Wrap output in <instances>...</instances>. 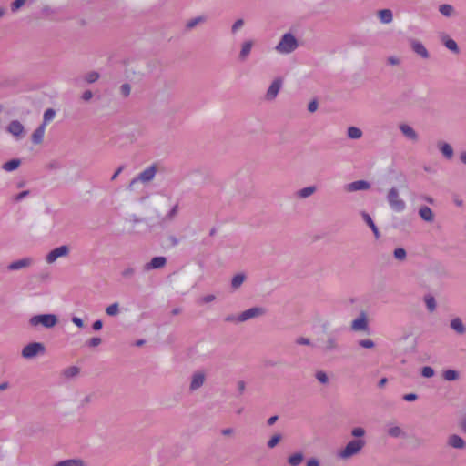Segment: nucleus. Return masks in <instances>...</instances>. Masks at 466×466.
<instances>
[{
	"label": "nucleus",
	"mask_w": 466,
	"mask_h": 466,
	"mask_svg": "<svg viewBox=\"0 0 466 466\" xmlns=\"http://www.w3.org/2000/svg\"><path fill=\"white\" fill-rule=\"evenodd\" d=\"M364 445V439H353L346 445L344 449L337 452V456L343 460L349 459L360 452Z\"/></svg>",
	"instance_id": "nucleus-1"
},
{
	"label": "nucleus",
	"mask_w": 466,
	"mask_h": 466,
	"mask_svg": "<svg viewBox=\"0 0 466 466\" xmlns=\"http://www.w3.org/2000/svg\"><path fill=\"white\" fill-rule=\"evenodd\" d=\"M298 47V41L291 33H286L281 37L276 46V50L280 54H289Z\"/></svg>",
	"instance_id": "nucleus-2"
},
{
	"label": "nucleus",
	"mask_w": 466,
	"mask_h": 466,
	"mask_svg": "<svg viewBox=\"0 0 466 466\" xmlns=\"http://www.w3.org/2000/svg\"><path fill=\"white\" fill-rule=\"evenodd\" d=\"M387 201L390 208L395 212H402L406 208L405 201L400 197L399 191L396 187H392L387 194Z\"/></svg>",
	"instance_id": "nucleus-3"
},
{
	"label": "nucleus",
	"mask_w": 466,
	"mask_h": 466,
	"mask_svg": "<svg viewBox=\"0 0 466 466\" xmlns=\"http://www.w3.org/2000/svg\"><path fill=\"white\" fill-rule=\"evenodd\" d=\"M29 323L33 327L42 325L45 328H52L57 323V317L54 314L35 315L29 319Z\"/></svg>",
	"instance_id": "nucleus-4"
},
{
	"label": "nucleus",
	"mask_w": 466,
	"mask_h": 466,
	"mask_svg": "<svg viewBox=\"0 0 466 466\" xmlns=\"http://www.w3.org/2000/svg\"><path fill=\"white\" fill-rule=\"evenodd\" d=\"M46 348L44 344L40 342H31L25 346L22 350V356L25 359H32L38 354H44Z\"/></svg>",
	"instance_id": "nucleus-5"
},
{
	"label": "nucleus",
	"mask_w": 466,
	"mask_h": 466,
	"mask_svg": "<svg viewBox=\"0 0 466 466\" xmlns=\"http://www.w3.org/2000/svg\"><path fill=\"white\" fill-rule=\"evenodd\" d=\"M156 173H157V168L154 165L147 167L145 170L140 172L138 174V176H137L136 177H134L131 180V182L129 183V186H128V189L132 190L133 186L139 181H141V182L151 181L154 178Z\"/></svg>",
	"instance_id": "nucleus-6"
},
{
	"label": "nucleus",
	"mask_w": 466,
	"mask_h": 466,
	"mask_svg": "<svg viewBox=\"0 0 466 466\" xmlns=\"http://www.w3.org/2000/svg\"><path fill=\"white\" fill-rule=\"evenodd\" d=\"M265 312L266 310L262 307L250 308L238 315V322H244L250 319L258 318L264 315Z\"/></svg>",
	"instance_id": "nucleus-7"
},
{
	"label": "nucleus",
	"mask_w": 466,
	"mask_h": 466,
	"mask_svg": "<svg viewBox=\"0 0 466 466\" xmlns=\"http://www.w3.org/2000/svg\"><path fill=\"white\" fill-rule=\"evenodd\" d=\"M69 254V248L66 245H63L52 249L46 257V261L48 264L54 263L57 258L66 257Z\"/></svg>",
	"instance_id": "nucleus-8"
},
{
	"label": "nucleus",
	"mask_w": 466,
	"mask_h": 466,
	"mask_svg": "<svg viewBox=\"0 0 466 466\" xmlns=\"http://www.w3.org/2000/svg\"><path fill=\"white\" fill-rule=\"evenodd\" d=\"M351 329L354 331H367L369 329L368 318L365 312H360V316L351 322Z\"/></svg>",
	"instance_id": "nucleus-9"
},
{
	"label": "nucleus",
	"mask_w": 466,
	"mask_h": 466,
	"mask_svg": "<svg viewBox=\"0 0 466 466\" xmlns=\"http://www.w3.org/2000/svg\"><path fill=\"white\" fill-rule=\"evenodd\" d=\"M282 86V80L280 78H276L271 85L269 86L267 93H266V99L267 100H274L276 96H278L280 88Z\"/></svg>",
	"instance_id": "nucleus-10"
},
{
	"label": "nucleus",
	"mask_w": 466,
	"mask_h": 466,
	"mask_svg": "<svg viewBox=\"0 0 466 466\" xmlns=\"http://www.w3.org/2000/svg\"><path fill=\"white\" fill-rule=\"evenodd\" d=\"M167 264V258L165 257L159 256L153 258L148 263H146L144 266V269L148 271L151 269L161 268L165 267Z\"/></svg>",
	"instance_id": "nucleus-11"
},
{
	"label": "nucleus",
	"mask_w": 466,
	"mask_h": 466,
	"mask_svg": "<svg viewBox=\"0 0 466 466\" xmlns=\"http://www.w3.org/2000/svg\"><path fill=\"white\" fill-rule=\"evenodd\" d=\"M33 263V259L31 258H24L22 259L13 261L7 266L8 270L14 271V270H19L24 268H27L31 266Z\"/></svg>",
	"instance_id": "nucleus-12"
},
{
	"label": "nucleus",
	"mask_w": 466,
	"mask_h": 466,
	"mask_svg": "<svg viewBox=\"0 0 466 466\" xmlns=\"http://www.w3.org/2000/svg\"><path fill=\"white\" fill-rule=\"evenodd\" d=\"M370 187V183L365 180H357L347 185L348 191L366 190Z\"/></svg>",
	"instance_id": "nucleus-13"
},
{
	"label": "nucleus",
	"mask_w": 466,
	"mask_h": 466,
	"mask_svg": "<svg viewBox=\"0 0 466 466\" xmlns=\"http://www.w3.org/2000/svg\"><path fill=\"white\" fill-rule=\"evenodd\" d=\"M205 381V375L203 372H196L192 376L191 383H190V390H196L199 389Z\"/></svg>",
	"instance_id": "nucleus-14"
},
{
	"label": "nucleus",
	"mask_w": 466,
	"mask_h": 466,
	"mask_svg": "<svg viewBox=\"0 0 466 466\" xmlns=\"http://www.w3.org/2000/svg\"><path fill=\"white\" fill-rule=\"evenodd\" d=\"M400 130L409 139L416 141L418 139V134L416 131L407 124L400 125Z\"/></svg>",
	"instance_id": "nucleus-15"
},
{
	"label": "nucleus",
	"mask_w": 466,
	"mask_h": 466,
	"mask_svg": "<svg viewBox=\"0 0 466 466\" xmlns=\"http://www.w3.org/2000/svg\"><path fill=\"white\" fill-rule=\"evenodd\" d=\"M8 132L18 137L24 132V126L18 120H13L7 127Z\"/></svg>",
	"instance_id": "nucleus-16"
},
{
	"label": "nucleus",
	"mask_w": 466,
	"mask_h": 466,
	"mask_svg": "<svg viewBox=\"0 0 466 466\" xmlns=\"http://www.w3.org/2000/svg\"><path fill=\"white\" fill-rule=\"evenodd\" d=\"M419 215L422 220L426 222H432L434 215L432 210L428 206H422L419 209Z\"/></svg>",
	"instance_id": "nucleus-17"
},
{
	"label": "nucleus",
	"mask_w": 466,
	"mask_h": 466,
	"mask_svg": "<svg viewBox=\"0 0 466 466\" xmlns=\"http://www.w3.org/2000/svg\"><path fill=\"white\" fill-rule=\"evenodd\" d=\"M438 147L447 159H451L453 157V148L450 144L446 142H439Z\"/></svg>",
	"instance_id": "nucleus-18"
},
{
	"label": "nucleus",
	"mask_w": 466,
	"mask_h": 466,
	"mask_svg": "<svg viewBox=\"0 0 466 466\" xmlns=\"http://www.w3.org/2000/svg\"><path fill=\"white\" fill-rule=\"evenodd\" d=\"M46 127L45 124L40 125L32 134V142L35 145L43 141Z\"/></svg>",
	"instance_id": "nucleus-19"
},
{
	"label": "nucleus",
	"mask_w": 466,
	"mask_h": 466,
	"mask_svg": "<svg viewBox=\"0 0 466 466\" xmlns=\"http://www.w3.org/2000/svg\"><path fill=\"white\" fill-rule=\"evenodd\" d=\"M412 50L423 58L429 57V53L425 46L419 41H413L411 44Z\"/></svg>",
	"instance_id": "nucleus-20"
},
{
	"label": "nucleus",
	"mask_w": 466,
	"mask_h": 466,
	"mask_svg": "<svg viewBox=\"0 0 466 466\" xmlns=\"http://www.w3.org/2000/svg\"><path fill=\"white\" fill-rule=\"evenodd\" d=\"M451 328L459 334H463L466 328L460 318H454L451 320Z\"/></svg>",
	"instance_id": "nucleus-21"
},
{
	"label": "nucleus",
	"mask_w": 466,
	"mask_h": 466,
	"mask_svg": "<svg viewBox=\"0 0 466 466\" xmlns=\"http://www.w3.org/2000/svg\"><path fill=\"white\" fill-rule=\"evenodd\" d=\"M54 466H86L81 459H69L58 461Z\"/></svg>",
	"instance_id": "nucleus-22"
},
{
	"label": "nucleus",
	"mask_w": 466,
	"mask_h": 466,
	"mask_svg": "<svg viewBox=\"0 0 466 466\" xmlns=\"http://www.w3.org/2000/svg\"><path fill=\"white\" fill-rule=\"evenodd\" d=\"M362 218H363L364 221L368 224V226L371 228L375 237L378 238L380 237L379 229H378L377 226L375 225L374 221L372 220V218H370V216L368 213L363 212Z\"/></svg>",
	"instance_id": "nucleus-23"
},
{
	"label": "nucleus",
	"mask_w": 466,
	"mask_h": 466,
	"mask_svg": "<svg viewBox=\"0 0 466 466\" xmlns=\"http://www.w3.org/2000/svg\"><path fill=\"white\" fill-rule=\"evenodd\" d=\"M252 46H253L252 41H246L245 43H243L240 53H239V58L241 60H245L248 57V56L250 54Z\"/></svg>",
	"instance_id": "nucleus-24"
},
{
	"label": "nucleus",
	"mask_w": 466,
	"mask_h": 466,
	"mask_svg": "<svg viewBox=\"0 0 466 466\" xmlns=\"http://www.w3.org/2000/svg\"><path fill=\"white\" fill-rule=\"evenodd\" d=\"M379 16L380 21L384 24H389L393 19L392 12L390 9H382L379 11Z\"/></svg>",
	"instance_id": "nucleus-25"
},
{
	"label": "nucleus",
	"mask_w": 466,
	"mask_h": 466,
	"mask_svg": "<svg viewBox=\"0 0 466 466\" xmlns=\"http://www.w3.org/2000/svg\"><path fill=\"white\" fill-rule=\"evenodd\" d=\"M246 276L243 273L236 274L231 280V287L234 289H238L244 282Z\"/></svg>",
	"instance_id": "nucleus-26"
},
{
	"label": "nucleus",
	"mask_w": 466,
	"mask_h": 466,
	"mask_svg": "<svg viewBox=\"0 0 466 466\" xmlns=\"http://www.w3.org/2000/svg\"><path fill=\"white\" fill-rule=\"evenodd\" d=\"M20 164H21V162L19 159H12V160L5 162L3 165V169L7 172H11V171L15 170L20 166Z\"/></svg>",
	"instance_id": "nucleus-27"
},
{
	"label": "nucleus",
	"mask_w": 466,
	"mask_h": 466,
	"mask_svg": "<svg viewBox=\"0 0 466 466\" xmlns=\"http://www.w3.org/2000/svg\"><path fill=\"white\" fill-rule=\"evenodd\" d=\"M347 135L351 139H359L362 137V131L356 127H350L347 130Z\"/></svg>",
	"instance_id": "nucleus-28"
},
{
	"label": "nucleus",
	"mask_w": 466,
	"mask_h": 466,
	"mask_svg": "<svg viewBox=\"0 0 466 466\" xmlns=\"http://www.w3.org/2000/svg\"><path fill=\"white\" fill-rule=\"evenodd\" d=\"M316 191L314 186L304 187L297 192V196L300 198H306L311 196Z\"/></svg>",
	"instance_id": "nucleus-29"
},
{
	"label": "nucleus",
	"mask_w": 466,
	"mask_h": 466,
	"mask_svg": "<svg viewBox=\"0 0 466 466\" xmlns=\"http://www.w3.org/2000/svg\"><path fill=\"white\" fill-rule=\"evenodd\" d=\"M424 302L426 304V307L430 312H433L436 309V300L433 296L431 295H426L424 297Z\"/></svg>",
	"instance_id": "nucleus-30"
},
{
	"label": "nucleus",
	"mask_w": 466,
	"mask_h": 466,
	"mask_svg": "<svg viewBox=\"0 0 466 466\" xmlns=\"http://www.w3.org/2000/svg\"><path fill=\"white\" fill-rule=\"evenodd\" d=\"M442 377L448 381L456 380L459 379V372L454 370H446L443 371Z\"/></svg>",
	"instance_id": "nucleus-31"
},
{
	"label": "nucleus",
	"mask_w": 466,
	"mask_h": 466,
	"mask_svg": "<svg viewBox=\"0 0 466 466\" xmlns=\"http://www.w3.org/2000/svg\"><path fill=\"white\" fill-rule=\"evenodd\" d=\"M337 348H338V343H337L336 338L329 337L327 339L326 345L324 347V350L325 351H332V350H337Z\"/></svg>",
	"instance_id": "nucleus-32"
},
{
	"label": "nucleus",
	"mask_w": 466,
	"mask_h": 466,
	"mask_svg": "<svg viewBox=\"0 0 466 466\" xmlns=\"http://www.w3.org/2000/svg\"><path fill=\"white\" fill-rule=\"evenodd\" d=\"M302 461H303V455L300 452H297V453L289 456V463L291 466H298L301 463Z\"/></svg>",
	"instance_id": "nucleus-33"
},
{
	"label": "nucleus",
	"mask_w": 466,
	"mask_h": 466,
	"mask_svg": "<svg viewBox=\"0 0 466 466\" xmlns=\"http://www.w3.org/2000/svg\"><path fill=\"white\" fill-rule=\"evenodd\" d=\"M439 11L444 16L449 17L452 15L453 7L451 5L444 4L440 5Z\"/></svg>",
	"instance_id": "nucleus-34"
},
{
	"label": "nucleus",
	"mask_w": 466,
	"mask_h": 466,
	"mask_svg": "<svg viewBox=\"0 0 466 466\" xmlns=\"http://www.w3.org/2000/svg\"><path fill=\"white\" fill-rule=\"evenodd\" d=\"M56 116V111L53 108H48L44 113V121L43 124H45V127L46 124L54 119Z\"/></svg>",
	"instance_id": "nucleus-35"
},
{
	"label": "nucleus",
	"mask_w": 466,
	"mask_h": 466,
	"mask_svg": "<svg viewBox=\"0 0 466 466\" xmlns=\"http://www.w3.org/2000/svg\"><path fill=\"white\" fill-rule=\"evenodd\" d=\"M106 312L108 316H116L119 312V305L117 302H115L106 309Z\"/></svg>",
	"instance_id": "nucleus-36"
},
{
	"label": "nucleus",
	"mask_w": 466,
	"mask_h": 466,
	"mask_svg": "<svg viewBox=\"0 0 466 466\" xmlns=\"http://www.w3.org/2000/svg\"><path fill=\"white\" fill-rule=\"evenodd\" d=\"M449 445L455 449H462L465 447L464 439H450Z\"/></svg>",
	"instance_id": "nucleus-37"
},
{
	"label": "nucleus",
	"mask_w": 466,
	"mask_h": 466,
	"mask_svg": "<svg viewBox=\"0 0 466 466\" xmlns=\"http://www.w3.org/2000/svg\"><path fill=\"white\" fill-rule=\"evenodd\" d=\"M388 434L391 437H399L402 434V430L396 425H391L388 429Z\"/></svg>",
	"instance_id": "nucleus-38"
},
{
	"label": "nucleus",
	"mask_w": 466,
	"mask_h": 466,
	"mask_svg": "<svg viewBox=\"0 0 466 466\" xmlns=\"http://www.w3.org/2000/svg\"><path fill=\"white\" fill-rule=\"evenodd\" d=\"M444 45L448 49H450L455 53L459 52L458 45L453 39H451V38L446 39L444 42Z\"/></svg>",
	"instance_id": "nucleus-39"
},
{
	"label": "nucleus",
	"mask_w": 466,
	"mask_h": 466,
	"mask_svg": "<svg viewBox=\"0 0 466 466\" xmlns=\"http://www.w3.org/2000/svg\"><path fill=\"white\" fill-rule=\"evenodd\" d=\"M394 257L398 260H403L406 258L407 253L406 250L402 248H397L394 250Z\"/></svg>",
	"instance_id": "nucleus-40"
},
{
	"label": "nucleus",
	"mask_w": 466,
	"mask_h": 466,
	"mask_svg": "<svg viewBox=\"0 0 466 466\" xmlns=\"http://www.w3.org/2000/svg\"><path fill=\"white\" fill-rule=\"evenodd\" d=\"M79 372V369L76 366H71L64 370V375L67 378L76 376Z\"/></svg>",
	"instance_id": "nucleus-41"
},
{
	"label": "nucleus",
	"mask_w": 466,
	"mask_h": 466,
	"mask_svg": "<svg viewBox=\"0 0 466 466\" xmlns=\"http://www.w3.org/2000/svg\"><path fill=\"white\" fill-rule=\"evenodd\" d=\"M205 20V18L203 16H198V17H195L191 20H189L186 26L187 29H192L194 28L198 24H199L200 22H203Z\"/></svg>",
	"instance_id": "nucleus-42"
},
{
	"label": "nucleus",
	"mask_w": 466,
	"mask_h": 466,
	"mask_svg": "<svg viewBox=\"0 0 466 466\" xmlns=\"http://www.w3.org/2000/svg\"><path fill=\"white\" fill-rule=\"evenodd\" d=\"M99 78V74L96 71H91L86 75V81L87 83H94Z\"/></svg>",
	"instance_id": "nucleus-43"
},
{
	"label": "nucleus",
	"mask_w": 466,
	"mask_h": 466,
	"mask_svg": "<svg viewBox=\"0 0 466 466\" xmlns=\"http://www.w3.org/2000/svg\"><path fill=\"white\" fill-rule=\"evenodd\" d=\"M316 379L322 384H326L329 381L327 374L323 370L316 372Z\"/></svg>",
	"instance_id": "nucleus-44"
},
{
	"label": "nucleus",
	"mask_w": 466,
	"mask_h": 466,
	"mask_svg": "<svg viewBox=\"0 0 466 466\" xmlns=\"http://www.w3.org/2000/svg\"><path fill=\"white\" fill-rule=\"evenodd\" d=\"M421 375L425 378H431L434 375V370L430 366H425L421 370Z\"/></svg>",
	"instance_id": "nucleus-45"
},
{
	"label": "nucleus",
	"mask_w": 466,
	"mask_h": 466,
	"mask_svg": "<svg viewBox=\"0 0 466 466\" xmlns=\"http://www.w3.org/2000/svg\"><path fill=\"white\" fill-rule=\"evenodd\" d=\"M136 273V270L134 268H131V267H128L127 268H125L122 272H121V275L126 278V279H130L132 278Z\"/></svg>",
	"instance_id": "nucleus-46"
},
{
	"label": "nucleus",
	"mask_w": 466,
	"mask_h": 466,
	"mask_svg": "<svg viewBox=\"0 0 466 466\" xmlns=\"http://www.w3.org/2000/svg\"><path fill=\"white\" fill-rule=\"evenodd\" d=\"M101 342H102V340L100 338L95 337V338H92L89 340H87L86 345L90 348H95V347H97L98 345H100Z\"/></svg>",
	"instance_id": "nucleus-47"
},
{
	"label": "nucleus",
	"mask_w": 466,
	"mask_h": 466,
	"mask_svg": "<svg viewBox=\"0 0 466 466\" xmlns=\"http://www.w3.org/2000/svg\"><path fill=\"white\" fill-rule=\"evenodd\" d=\"M359 345L365 349H371L374 347V342L371 339H360Z\"/></svg>",
	"instance_id": "nucleus-48"
},
{
	"label": "nucleus",
	"mask_w": 466,
	"mask_h": 466,
	"mask_svg": "<svg viewBox=\"0 0 466 466\" xmlns=\"http://www.w3.org/2000/svg\"><path fill=\"white\" fill-rule=\"evenodd\" d=\"M25 3V0H15L11 4V10L12 12H16L22 5H24Z\"/></svg>",
	"instance_id": "nucleus-49"
},
{
	"label": "nucleus",
	"mask_w": 466,
	"mask_h": 466,
	"mask_svg": "<svg viewBox=\"0 0 466 466\" xmlns=\"http://www.w3.org/2000/svg\"><path fill=\"white\" fill-rule=\"evenodd\" d=\"M365 430L361 427H356L351 431V437H363Z\"/></svg>",
	"instance_id": "nucleus-50"
},
{
	"label": "nucleus",
	"mask_w": 466,
	"mask_h": 466,
	"mask_svg": "<svg viewBox=\"0 0 466 466\" xmlns=\"http://www.w3.org/2000/svg\"><path fill=\"white\" fill-rule=\"evenodd\" d=\"M244 25L243 19H238L231 27V32L235 34L238 30H239Z\"/></svg>",
	"instance_id": "nucleus-51"
},
{
	"label": "nucleus",
	"mask_w": 466,
	"mask_h": 466,
	"mask_svg": "<svg viewBox=\"0 0 466 466\" xmlns=\"http://www.w3.org/2000/svg\"><path fill=\"white\" fill-rule=\"evenodd\" d=\"M30 194L29 190H24L14 197V201L19 202Z\"/></svg>",
	"instance_id": "nucleus-52"
},
{
	"label": "nucleus",
	"mask_w": 466,
	"mask_h": 466,
	"mask_svg": "<svg viewBox=\"0 0 466 466\" xmlns=\"http://www.w3.org/2000/svg\"><path fill=\"white\" fill-rule=\"evenodd\" d=\"M120 91L124 96H128L131 91L129 84H123L120 87Z\"/></svg>",
	"instance_id": "nucleus-53"
},
{
	"label": "nucleus",
	"mask_w": 466,
	"mask_h": 466,
	"mask_svg": "<svg viewBox=\"0 0 466 466\" xmlns=\"http://www.w3.org/2000/svg\"><path fill=\"white\" fill-rule=\"evenodd\" d=\"M318 109V102L317 100H312L308 105V110L311 113L315 112Z\"/></svg>",
	"instance_id": "nucleus-54"
},
{
	"label": "nucleus",
	"mask_w": 466,
	"mask_h": 466,
	"mask_svg": "<svg viewBox=\"0 0 466 466\" xmlns=\"http://www.w3.org/2000/svg\"><path fill=\"white\" fill-rule=\"evenodd\" d=\"M296 343L299 345H310L311 342L309 339L304 337H299L296 339Z\"/></svg>",
	"instance_id": "nucleus-55"
},
{
	"label": "nucleus",
	"mask_w": 466,
	"mask_h": 466,
	"mask_svg": "<svg viewBox=\"0 0 466 466\" xmlns=\"http://www.w3.org/2000/svg\"><path fill=\"white\" fill-rule=\"evenodd\" d=\"M72 322L76 325L78 328H83L84 327V322H83V319H80L79 317H76L74 316L72 318Z\"/></svg>",
	"instance_id": "nucleus-56"
},
{
	"label": "nucleus",
	"mask_w": 466,
	"mask_h": 466,
	"mask_svg": "<svg viewBox=\"0 0 466 466\" xmlns=\"http://www.w3.org/2000/svg\"><path fill=\"white\" fill-rule=\"evenodd\" d=\"M417 399H418V396L415 393H409V394H405L403 396V400H405L406 401H414Z\"/></svg>",
	"instance_id": "nucleus-57"
},
{
	"label": "nucleus",
	"mask_w": 466,
	"mask_h": 466,
	"mask_svg": "<svg viewBox=\"0 0 466 466\" xmlns=\"http://www.w3.org/2000/svg\"><path fill=\"white\" fill-rule=\"evenodd\" d=\"M93 97V93L90 90H86L82 94V99L88 101Z\"/></svg>",
	"instance_id": "nucleus-58"
},
{
	"label": "nucleus",
	"mask_w": 466,
	"mask_h": 466,
	"mask_svg": "<svg viewBox=\"0 0 466 466\" xmlns=\"http://www.w3.org/2000/svg\"><path fill=\"white\" fill-rule=\"evenodd\" d=\"M177 209H178V205H175L171 209L170 211L168 212L167 214V218H172L173 217H175L177 213Z\"/></svg>",
	"instance_id": "nucleus-59"
},
{
	"label": "nucleus",
	"mask_w": 466,
	"mask_h": 466,
	"mask_svg": "<svg viewBox=\"0 0 466 466\" xmlns=\"http://www.w3.org/2000/svg\"><path fill=\"white\" fill-rule=\"evenodd\" d=\"M102 327H103V322L100 319L96 320L92 325V328L94 330H100L102 329Z\"/></svg>",
	"instance_id": "nucleus-60"
},
{
	"label": "nucleus",
	"mask_w": 466,
	"mask_h": 466,
	"mask_svg": "<svg viewBox=\"0 0 466 466\" xmlns=\"http://www.w3.org/2000/svg\"><path fill=\"white\" fill-rule=\"evenodd\" d=\"M245 389H246V384H245V382H244L243 380H239V381L238 382V392H239L240 394H242V393L244 392Z\"/></svg>",
	"instance_id": "nucleus-61"
},
{
	"label": "nucleus",
	"mask_w": 466,
	"mask_h": 466,
	"mask_svg": "<svg viewBox=\"0 0 466 466\" xmlns=\"http://www.w3.org/2000/svg\"><path fill=\"white\" fill-rule=\"evenodd\" d=\"M307 466H319V462L317 459L311 458L307 461Z\"/></svg>",
	"instance_id": "nucleus-62"
},
{
	"label": "nucleus",
	"mask_w": 466,
	"mask_h": 466,
	"mask_svg": "<svg viewBox=\"0 0 466 466\" xmlns=\"http://www.w3.org/2000/svg\"><path fill=\"white\" fill-rule=\"evenodd\" d=\"M215 299V296L212 294L206 295L202 298L203 302L209 303Z\"/></svg>",
	"instance_id": "nucleus-63"
},
{
	"label": "nucleus",
	"mask_w": 466,
	"mask_h": 466,
	"mask_svg": "<svg viewBox=\"0 0 466 466\" xmlns=\"http://www.w3.org/2000/svg\"><path fill=\"white\" fill-rule=\"evenodd\" d=\"M279 441L280 439H269L268 442V448H274L279 443Z\"/></svg>",
	"instance_id": "nucleus-64"
}]
</instances>
